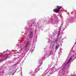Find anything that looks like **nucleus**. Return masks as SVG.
<instances>
[{
    "mask_svg": "<svg viewBox=\"0 0 76 76\" xmlns=\"http://www.w3.org/2000/svg\"><path fill=\"white\" fill-rule=\"evenodd\" d=\"M57 9H54L53 10L55 13H58L60 12V10L61 9V7L58 6L56 7Z\"/></svg>",
    "mask_w": 76,
    "mask_h": 76,
    "instance_id": "1",
    "label": "nucleus"
},
{
    "mask_svg": "<svg viewBox=\"0 0 76 76\" xmlns=\"http://www.w3.org/2000/svg\"><path fill=\"white\" fill-rule=\"evenodd\" d=\"M30 44L29 42L28 41L27 42L26 45L25 46V47L26 49L27 48V47H28V45H29V44Z\"/></svg>",
    "mask_w": 76,
    "mask_h": 76,
    "instance_id": "2",
    "label": "nucleus"
},
{
    "mask_svg": "<svg viewBox=\"0 0 76 76\" xmlns=\"http://www.w3.org/2000/svg\"><path fill=\"white\" fill-rule=\"evenodd\" d=\"M32 37H33V34H32V31H30L29 34V37L30 38H31Z\"/></svg>",
    "mask_w": 76,
    "mask_h": 76,
    "instance_id": "3",
    "label": "nucleus"
},
{
    "mask_svg": "<svg viewBox=\"0 0 76 76\" xmlns=\"http://www.w3.org/2000/svg\"><path fill=\"white\" fill-rule=\"evenodd\" d=\"M58 47H59V45H57V46H56V49H57Z\"/></svg>",
    "mask_w": 76,
    "mask_h": 76,
    "instance_id": "4",
    "label": "nucleus"
},
{
    "mask_svg": "<svg viewBox=\"0 0 76 76\" xmlns=\"http://www.w3.org/2000/svg\"><path fill=\"white\" fill-rule=\"evenodd\" d=\"M4 60V59H3L1 60V62L2 61H3V60Z\"/></svg>",
    "mask_w": 76,
    "mask_h": 76,
    "instance_id": "5",
    "label": "nucleus"
},
{
    "mask_svg": "<svg viewBox=\"0 0 76 76\" xmlns=\"http://www.w3.org/2000/svg\"><path fill=\"white\" fill-rule=\"evenodd\" d=\"M7 58V56H6V58H5L4 59H6Z\"/></svg>",
    "mask_w": 76,
    "mask_h": 76,
    "instance_id": "6",
    "label": "nucleus"
},
{
    "mask_svg": "<svg viewBox=\"0 0 76 76\" xmlns=\"http://www.w3.org/2000/svg\"><path fill=\"white\" fill-rule=\"evenodd\" d=\"M33 24L34 25H35V21H34Z\"/></svg>",
    "mask_w": 76,
    "mask_h": 76,
    "instance_id": "7",
    "label": "nucleus"
},
{
    "mask_svg": "<svg viewBox=\"0 0 76 76\" xmlns=\"http://www.w3.org/2000/svg\"><path fill=\"white\" fill-rule=\"evenodd\" d=\"M63 70H64V67L63 68Z\"/></svg>",
    "mask_w": 76,
    "mask_h": 76,
    "instance_id": "8",
    "label": "nucleus"
},
{
    "mask_svg": "<svg viewBox=\"0 0 76 76\" xmlns=\"http://www.w3.org/2000/svg\"><path fill=\"white\" fill-rule=\"evenodd\" d=\"M69 62H70V61H68V63H69Z\"/></svg>",
    "mask_w": 76,
    "mask_h": 76,
    "instance_id": "9",
    "label": "nucleus"
},
{
    "mask_svg": "<svg viewBox=\"0 0 76 76\" xmlns=\"http://www.w3.org/2000/svg\"><path fill=\"white\" fill-rule=\"evenodd\" d=\"M0 62H1V61H0Z\"/></svg>",
    "mask_w": 76,
    "mask_h": 76,
    "instance_id": "10",
    "label": "nucleus"
},
{
    "mask_svg": "<svg viewBox=\"0 0 76 76\" xmlns=\"http://www.w3.org/2000/svg\"><path fill=\"white\" fill-rule=\"evenodd\" d=\"M70 60H72V59H70Z\"/></svg>",
    "mask_w": 76,
    "mask_h": 76,
    "instance_id": "11",
    "label": "nucleus"
}]
</instances>
